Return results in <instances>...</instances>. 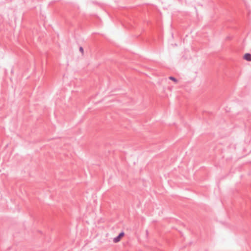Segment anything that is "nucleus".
Returning <instances> with one entry per match:
<instances>
[{
    "instance_id": "obj_1",
    "label": "nucleus",
    "mask_w": 251,
    "mask_h": 251,
    "mask_svg": "<svg viewBox=\"0 0 251 251\" xmlns=\"http://www.w3.org/2000/svg\"><path fill=\"white\" fill-rule=\"evenodd\" d=\"M124 236L125 233L124 232H121L118 236L114 237L113 239V242L114 243H117L119 242L121 240V239L124 237Z\"/></svg>"
},
{
    "instance_id": "obj_2",
    "label": "nucleus",
    "mask_w": 251,
    "mask_h": 251,
    "mask_svg": "<svg viewBox=\"0 0 251 251\" xmlns=\"http://www.w3.org/2000/svg\"><path fill=\"white\" fill-rule=\"evenodd\" d=\"M244 58L249 61H251V54L250 53H246L244 55Z\"/></svg>"
},
{
    "instance_id": "obj_3",
    "label": "nucleus",
    "mask_w": 251,
    "mask_h": 251,
    "mask_svg": "<svg viewBox=\"0 0 251 251\" xmlns=\"http://www.w3.org/2000/svg\"><path fill=\"white\" fill-rule=\"evenodd\" d=\"M169 79L170 80L173 81L175 83H177V80L176 79L175 77H173V76H170L169 77Z\"/></svg>"
},
{
    "instance_id": "obj_4",
    "label": "nucleus",
    "mask_w": 251,
    "mask_h": 251,
    "mask_svg": "<svg viewBox=\"0 0 251 251\" xmlns=\"http://www.w3.org/2000/svg\"><path fill=\"white\" fill-rule=\"evenodd\" d=\"M79 50L80 51V52L81 53L82 55H83L84 54V50H83V48L82 47H79Z\"/></svg>"
}]
</instances>
